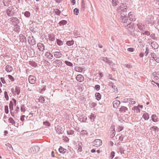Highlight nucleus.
I'll return each mask as SVG.
<instances>
[{
	"instance_id": "nucleus-36",
	"label": "nucleus",
	"mask_w": 159,
	"mask_h": 159,
	"mask_svg": "<svg viewBox=\"0 0 159 159\" xmlns=\"http://www.w3.org/2000/svg\"><path fill=\"white\" fill-rule=\"evenodd\" d=\"M67 23V21L65 20H63L60 21L58 24L60 26L66 24Z\"/></svg>"
},
{
	"instance_id": "nucleus-56",
	"label": "nucleus",
	"mask_w": 159,
	"mask_h": 159,
	"mask_svg": "<svg viewBox=\"0 0 159 159\" xmlns=\"http://www.w3.org/2000/svg\"><path fill=\"white\" fill-rule=\"evenodd\" d=\"M96 117V116L93 114H91L90 116V119L91 120H94Z\"/></svg>"
},
{
	"instance_id": "nucleus-55",
	"label": "nucleus",
	"mask_w": 159,
	"mask_h": 159,
	"mask_svg": "<svg viewBox=\"0 0 159 159\" xmlns=\"http://www.w3.org/2000/svg\"><path fill=\"white\" fill-rule=\"evenodd\" d=\"M4 97L7 101L9 100V97L8 95L7 92L5 91L4 92Z\"/></svg>"
},
{
	"instance_id": "nucleus-41",
	"label": "nucleus",
	"mask_w": 159,
	"mask_h": 159,
	"mask_svg": "<svg viewBox=\"0 0 159 159\" xmlns=\"http://www.w3.org/2000/svg\"><path fill=\"white\" fill-rule=\"evenodd\" d=\"M111 2L112 6L115 7L117 5L119 1L118 0H112Z\"/></svg>"
},
{
	"instance_id": "nucleus-21",
	"label": "nucleus",
	"mask_w": 159,
	"mask_h": 159,
	"mask_svg": "<svg viewBox=\"0 0 159 159\" xmlns=\"http://www.w3.org/2000/svg\"><path fill=\"white\" fill-rule=\"evenodd\" d=\"M6 70L7 72H10L13 70V68L9 65H6L5 67Z\"/></svg>"
},
{
	"instance_id": "nucleus-16",
	"label": "nucleus",
	"mask_w": 159,
	"mask_h": 159,
	"mask_svg": "<svg viewBox=\"0 0 159 159\" xmlns=\"http://www.w3.org/2000/svg\"><path fill=\"white\" fill-rule=\"evenodd\" d=\"M113 107L115 108H117L120 105V102L117 100H116L113 102Z\"/></svg>"
},
{
	"instance_id": "nucleus-10",
	"label": "nucleus",
	"mask_w": 159,
	"mask_h": 159,
	"mask_svg": "<svg viewBox=\"0 0 159 159\" xmlns=\"http://www.w3.org/2000/svg\"><path fill=\"white\" fill-rule=\"evenodd\" d=\"M9 107L10 110V112L11 115L14 117V112H13V104L12 101H10L9 104Z\"/></svg>"
},
{
	"instance_id": "nucleus-62",
	"label": "nucleus",
	"mask_w": 159,
	"mask_h": 159,
	"mask_svg": "<svg viewBox=\"0 0 159 159\" xmlns=\"http://www.w3.org/2000/svg\"><path fill=\"white\" fill-rule=\"evenodd\" d=\"M5 112L7 114L9 113L8 106L6 105L5 106Z\"/></svg>"
},
{
	"instance_id": "nucleus-3",
	"label": "nucleus",
	"mask_w": 159,
	"mask_h": 159,
	"mask_svg": "<svg viewBox=\"0 0 159 159\" xmlns=\"http://www.w3.org/2000/svg\"><path fill=\"white\" fill-rule=\"evenodd\" d=\"M11 91L13 95H15L16 94L19 95L20 92V89L19 87L16 86L15 87V90L14 91L13 88H12L11 89Z\"/></svg>"
},
{
	"instance_id": "nucleus-61",
	"label": "nucleus",
	"mask_w": 159,
	"mask_h": 159,
	"mask_svg": "<svg viewBox=\"0 0 159 159\" xmlns=\"http://www.w3.org/2000/svg\"><path fill=\"white\" fill-rule=\"evenodd\" d=\"M147 21L148 23L149 24H153V22L151 18H148L147 20Z\"/></svg>"
},
{
	"instance_id": "nucleus-64",
	"label": "nucleus",
	"mask_w": 159,
	"mask_h": 159,
	"mask_svg": "<svg viewBox=\"0 0 159 159\" xmlns=\"http://www.w3.org/2000/svg\"><path fill=\"white\" fill-rule=\"evenodd\" d=\"M8 77L9 79L11 80V81L12 82L14 81V77L11 75H8Z\"/></svg>"
},
{
	"instance_id": "nucleus-32",
	"label": "nucleus",
	"mask_w": 159,
	"mask_h": 159,
	"mask_svg": "<svg viewBox=\"0 0 159 159\" xmlns=\"http://www.w3.org/2000/svg\"><path fill=\"white\" fill-rule=\"evenodd\" d=\"M132 110L134 111V112L139 113L140 111V110L138 106H135L132 108Z\"/></svg>"
},
{
	"instance_id": "nucleus-22",
	"label": "nucleus",
	"mask_w": 159,
	"mask_h": 159,
	"mask_svg": "<svg viewBox=\"0 0 159 159\" xmlns=\"http://www.w3.org/2000/svg\"><path fill=\"white\" fill-rule=\"evenodd\" d=\"M152 120L154 122H157L158 121V118L155 114H153L151 117Z\"/></svg>"
},
{
	"instance_id": "nucleus-27",
	"label": "nucleus",
	"mask_w": 159,
	"mask_h": 159,
	"mask_svg": "<svg viewBox=\"0 0 159 159\" xmlns=\"http://www.w3.org/2000/svg\"><path fill=\"white\" fill-rule=\"evenodd\" d=\"M5 145L7 147V149L8 151H10L13 150L11 145L10 143H6Z\"/></svg>"
},
{
	"instance_id": "nucleus-57",
	"label": "nucleus",
	"mask_w": 159,
	"mask_h": 159,
	"mask_svg": "<svg viewBox=\"0 0 159 159\" xmlns=\"http://www.w3.org/2000/svg\"><path fill=\"white\" fill-rule=\"evenodd\" d=\"M151 129H153V130L155 131L158 132L159 131V129L158 127L156 126H152L151 128Z\"/></svg>"
},
{
	"instance_id": "nucleus-42",
	"label": "nucleus",
	"mask_w": 159,
	"mask_h": 159,
	"mask_svg": "<svg viewBox=\"0 0 159 159\" xmlns=\"http://www.w3.org/2000/svg\"><path fill=\"white\" fill-rule=\"evenodd\" d=\"M39 102L41 103H43L45 101V99L42 96H40L39 98Z\"/></svg>"
},
{
	"instance_id": "nucleus-26",
	"label": "nucleus",
	"mask_w": 159,
	"mask_h": 159,
	"mask_svg": "<svg viewBox=\"0 0 159 159\" xmlns=\"http://www.w3.org/2000/svg\"><path fill=\"white\" fill-rule=\"evenodd\" d=\"M128 110V108L122 106L120 108L119 111L121 112L124 113Z\"/></svg>"
},
{
	"instance_id": "nucleus-44",
	"label": "nucleus",
	"mask_w": 159,
	"mask_h": 159,
	"mask_svg": "<svg viewBox=\"0 0 159 159\" xmlns=\"http://www.w3.org/2000/svg\"><path fill=\"white\" fill-rule=\"evenodd\" d=\"M20 111V108L17 106H16V107L15 111H13V112H14V117L15 116V114H17L18 112Z\"/></svg>"
},
{
	"instance_id": "nucleus-14",
	"label": "nucleus",
	"mask_w": 159,
	"mask_h": 159,
	"mask_svg": "<svg viewBox=\"0 0 159 159\" xmlns=\"http://www.w3.org/2000/svg\"><path fill=\"white\" fill-rule=\"evenodd\" d=\"M19 38L20 39V41L22 43H27V40L25 36L22 34H20L19 35Z\"/></svg>"
},
{
	"instance_id": "nucleus-54",
	"label": "nucleus",
	"mask_w": 159,
	"mask_h": 159,
	"mask_svg": "<svg viewBox=\"0 0 159 159\" xmlns=\"http://www.w3.org/2000/svg\"><path fill=\"white\" fill-rule=\"evenodd\" d=\"M75 36L78 37V35H80L81 34L78 33V31L77 30H75L73 32Z\"/></svg>"
},
{
	"instance_id": "nucleus-50",
	"label": "nucleus",
	"mask_w": 159,
	"mask_h": 159,
	"mask_svg": "<svg viewBox=\"0 0 159 159\" xmlns=\"http://www.w3.org/2000/svg\"><path fill=\"white\" fill-rule=\"evenodd\" d=\"M65 63L68 66H69L71 67L73 66V64L70 61H65Z\"/></svg>"
},
{
	"instance_id": "nucleus-30",
	"label": "nucleus",
	"mask_w": 159,
	"mask_h": 159,
	"mask_svg": "<svg viewBox=\"0 0 159 159\" xmlns=\"http://www.w3.org/2000/svg\"><path fill=\"white\" fill-rule=\"evenodd\" d=\"M29 64L30 65L34 67H36L37 66V64L34 61H29Z\"/></svg>"
},
{
	"instance_id": "nucleus-43",
	"label": "nucleus",
	"mask_w": 159,
	"mask_h": 159,
	"mask_svg": "<svg viewBox=\"0 0 159 159\" xmlns=\"http://www.w3.org/2000/svg\"><path fill=\"white\" fill-rule=\"evenodd\" d=\"M134 27V23L132 22L130 23L127 25V28H129L130 29H133Z\"/></svg>"
},
{
	"instance_id": "nucleus-11",
	"label": "nucleus",
	"mask_w": 159,
	"mask_h": 159,
	"mask_svg": "<svg viewBox=\"0 0 159 159\" xmlns=\"http://www.w3.org/2000/svg\"><path fill=\"white\" fill-rule=\"evenodd\" d=\"M53 63L54 66H57L58 67L61 66L62 65V62L60 60L56 59L54 61Z\"/></svg>"
},
{
	"instance_id": "nucleus-35",
	"label": "nucleus",
	"mask_w": 159,
	"mask_h": 159,
	"mask_svg": "<svg viewBox=\"0 0 159 159\" xmlns=\"http://www.w3.org/2000/svg\"><path fill=\"white\" fill-rule=\"evenodd\" d=\"M75 69L76 71L81 72L83 70V69L80 67L76 66L75 67Z\"/></svg>"
},
{
	"instance_id": "nucleus-13",
	"label": "nucleus",
	"mask_w": 159,
	"mask_h": 159,
	"mask_svg": "<svg viewBox=\"0 0 159 159\" xmlns=\"http://www.w3.org/2000/svg\"><path fill=\"white\" fill-rule=\"evenodd\" d=\"M102 61L107 62L110 66H113L115 65V64L112 62L111 61L109 60L107 57H103Z\"/></svg>"
},
{
	"instance_id": "nucleus-51",
	"label": "nucleus",
	"mask_w": 159,
	"mask_h": 159,
	"mask_svg": "<svg viewBox=\"0 0 159 159\" xmlns=\"http://www.w3.org/2000/svg\"><path fill=\"white\" fill-rule=\"evenodd\" d=\"M73 11L75 14L76 15H78L79 13V10L78 8H75L74 9Z\"/></svg>"
},
{
	"instance_id": "nucleus-7",
	"label": "nucleus",
	"mask_w": 159,
	"mask_h": 159,
	"mask_svg": "<svg viewBox=\"0 0 159 159\" xmlns=\"http://www.w3.org/2000/svg\"><path fill=\"white\" fill-rule=\"evenodd\" d=\"M28 41L29 44L31 45H34L36 44L35 39L33 36H29L28 38Z\"/></svg>"
},
{
	"instance_id": "nucleus-1",
	"label": "nucleus",
	"mask_w": 159,
	"mask_h": 159,
	"mask_svg": "<svg viewBox=\"0 0 159 159\" xmlns=\"http://www.w3.org/2000/svg\"><path fill=\"white\" fill-rule=\"evenodd\" d=\"M15 13L14 9L12 6L9 7L6 10L7 15L9 16H13Z\"/></svg>"
},
{
	"instance_id": "nucleus-5",
	"label": "nucleus",
	"mask_w": 159,
	"mask_h": 159,
	"mask_svg": "<svg viewBox=\"0 0 159 159\" xmlns=\"http://www.w3.org/2000/svg\"><path fill=\"white\" fill-rule=\"evenodd\" d=\"M28 81L30 83L34 84L36 82V78L34 75H30L28 78Z\"/></svg>"
},
{
	"instance_id": "nucleus-28",
	"label": "nucleus",
	"mask_w": 159,
	"mask_h": 159,
	"mask_svg": "<svg viewBox=\"0 0 159 159\" xmlns=\"http://www.w3.org/2000/svg\"><path fill=\"white\" fill-rule=\"evenodd\" d=\"M82 143L81 142H78V151L79 152H81L82 151Z\"/></svg>"
},
{
	"instance_id": "nucleus-37",
	"label": "nucleus",
	"mask_w": 159,
	"mask_h": 159,
	"mask_svg": "<svg viewBox=\"0 0 159 159\" xmlns=\"http://www.w3.org/2000/svg\"><path fill=\"white\" fill-rule=\"evenodd\" d=\"M143 117L145 120H148L149 118V116L148 114L147 113H143Z\"/></svg>"
},
{
	"instance_id": "nucleus-20",
	"label": "nucleus",
	"mask_w": 159,
	"mask_h": 159,
	"mask_svg": "<svg viewBox=\"0 0 159 159\" xmlns=\"http://www.w3.org/2000/svg\"><path fill=\"white\" fill-rule=\"evenodd\" d=\"M54 56L56 58H59L61 57L62 54L60 52L56 51L53 52Z\"/></svg>"
},
{
	"instance_id": "nucleus-9",
	"label": "nucleus",
	"mask_w": 159,
	"mask_h": 159,
	"mask_svg": "<svg viewBox=\"0 0 159 159\" xmlns=\"http://www.w3.org/2000/svg\"><path fill=\"white\" fill-rule=\"evenodd\" d=\"M11 21L14 25H18L17 24L19 22V19L16 17H12L11 18Z\"/></svg>"
},
{
	"instance_id": "nucleus-2",
	"label": "nucleus",
	"mask_w": 159,
	"mask_h": 159,
	"mask_svg": "<svg viewBox=\"0 0 159 159\" xmlns=\"http://www.w3.org/2000/svg\"><path fill=\"white\" fill-rule=\"evenodd\" d=\"M126 13H123L120 12V20L121 22L123 23H128V19Z\"/></svg>"
},
{
	"instance_id": "nucleus-25",
	"label": "nucleus",
	"mask_w": 159,
	"mask_h": 159,
	"mask_svg": "<svg viewBox=\"0 0 159 159\" xmlns=\"http://www.w3.org/2000/svg\"><path fill=\"white\" fill-rule=\"evenodd\" d=\"M151 46L155 49H157L159 47L158 44L155 42H153L151 43Z\"/></svg>"
},
{
	"instance_id": "nucleus-12",
	"label": "nucleus",
	"mask_w": 159,
	"mask_h": 159,
	"mask_svg": "<svg viewBox=\"0 0 159 159\" xmlns=\"http://www.w3.org/2000/svg\"><path fill=\"white\" fill-rule=\"evenodd\" d=\"M38 47V49L39 51L43 52L45 50V46L42 43H39L37 44V45Z\"/></svg>"
},
{
	"instance_id": "nucleus-19",
	"label": "nucleus",
	"mask_w": 159,
	"mask_h": 159,
	"mask_svg": "<svg viewBox=\"0 0 159 159\" xmlns=\"http://www.w3.org/2000/svg\"><path fill=\"white\" fill-rule=\"evenodd\" d=\"M76 79L78 81L82 82L84 80V78L82 75H78L76 76Z\"/></svg>"
},
{
	"instance_id": "nucleus-58",
	"label": "nucleus",
	"mask_w": 159,
	"mask_h": 159,
	"mask_svg": "<svg viewBox=\"0 0 159 159\" xmlns=\"http://www.w3.org/2000/svg\"><path fill=\"white\" fill-rule=\"evenodd\" d=\"M20 111L21 112H25L26 111L25 106L21 105L20 106Z\"/></svg>"
},
{
	"instance_id": "nucleus-40",
	"label": "nucleus",
	"mask_w": 159,
	"mask_h": 159,
	"mask_svg": "<svg viewBox=\"0 0 159 159\" xmlns=\"http://www.w3.org/2000/svg\"><path fill=\"white\" fill-rule=\"evenodd\" d=\"M54 13L56 14L58 16H60L61 14V12L57 8L54 9Z\"/></svg>"
},
{
	"instance_id": "nucleus-31",
	"label": "nucleus",
	"mask_w": 159,
	"mask_h": 159,
	"mask_svg": "<svg viewBox=\"0 0 159 159\" xmlns=\"http://www.w3.org/2000/svg\"><path fill=\"white\" fill-rule=\"evenodd\" d=\"M137 26L138 29L140 30L143 31L145 29V28L144 27V26L143 25H142V24H137Z\"/></svg>"
},
{
	"instance_id": "nucleus-60",
	"label": "nucleus",
	"mask_w": 159,
	"mask_h": 159,
	"mask_svg": "<svg viewBox=\"0 0 159 159\" xmlns=\"http://www.w3.org/2000/svg\"><path fill=\"white\" fill-rule=\"evenodd\" d=\"M128 101L129 103H130L132 104H134L136 103L135 101H133V99L132 98L129 99Z\"/></svg>"
},
{
	"instance_id": "nucleus-8",
	"label": "nucleus",
	"mask_w": 159,
	"mask_h": 159,
	"mask_svg": "<svg viewBox=\"0 0 159 159\" xmlns=\"http://www.w3.org/2000/svg\"><path fill=\"white\" fill-rule=\"evenodd\" d=\"M120 9L122 12L123 13H126L127 10V7L123 3L121 4L120 7L119 8V10Z\"/></svg>"
},
{
	"instance_id": "nucleus-59",
	"label": "nucleus",
	"mask_w": 159,
	"mask_h": 159,
	"mask_svg": "<svg viewBox=\"0 0 159 159\" xmlns=\"http://www.w3.org/2000/svg\"><path fill=\"white\" fill-rule=\"evenodd\" d=\"M107 78L112 80L116 81V80L113 77L112 75L111 74H109L107 76Z\"/></svg>"
},
{
	"instance_id": "nucleus-39",
	"label": "nucleus",
	"mask_w": 159,
	"mask_h": 159,
	"mask_svg": "<svg viewBox=\"0 0 159 159\" xmlns=\"http://www.w3.org/2000/svg\"><path fill=\"white\" fill-rule=\"evenodd\" d=\"M80 119L82 120V121L84 122H85L87 120V117L86 116L81 115L80 116Z\"/></svg>"
},
{
	"instance_id": "nucleus-33",
	"label": "nucleus",
	"mask_w": 159,
	"mask_h": 159,
	"mask_svg": "<svg viewBox=\"0 0 159 159\" xmlns=\"http://www.w3.org/2000/svg\"><path fill=\"white\" fill-rule=\"evenodd\" d=\"M95 96L96 97V99L98 101L100 100L101 98V95L99 93H96L95 94Z\"/></svg>"
},
{
	"instance_id": "nucleus-23",
	"label": "nucleus",
	"mask_w": 159,
	"mask_h": 159,
	"mask_svg": "<svg viewBox=\"0 0 159 159\" xmlns=\"http://www.w3.org/2000/svg\"><path fill=\"white\" fill-rule=\"evenodd\" d=\"M128 16L129 20L132 21H134L136 20L134 16L131 14V12L128 14Z\"/></svg>"
},
{
	"instance_id": "nucleus-17",
	"label": "nucleus",
	"mask_w": 159,
	"mask_h": 159,
	"mask_svg": "<svg viewBox=\"0 0 159 159\" xmlns=\"http://www.w3.org/2000/svg\"><path fill=\"white\" fill-rule=\"evenodd\" d=\"M45 56L48 60H52L53 58V55L50 52H46L45 53Z\"/></svg>"
},
{
	"instance_id": "nucleus-29",
	"label": "nucleus",
	"mask_w": 159,
	"mask_h": 159,
	"mask_svg": "<svg viewBox=\"0 0 159 159\" xmlns=\"http://www.w3.org/2000/svg\"><path fill=\"white\" fill-rule=\"evenodd\" d=\"M59 151L62 154L65 153L66 151V149L65 148H63L62 147H60L59 149Z\"/></svg>"
},
{
	"instance_id": "nucleus-38",
	"label": "nucleus",
	"mask_w": 159,
	"mask_h": 159,
	"mask_svg": "<svg viewBox=\"0 0 159 159\" xmlns=\"http://www.w3.org/2000/svg\"><path fill=\"white\" fill-rule=\"evenodd\" d=\"M66 44L69 46L72 45L74 44V41L73 40L68 41L66 42Z\"/></svg>"
},
{
	"instance_id": "nucleus-63",
	"label": "nucleus",
	"mask_w": 159,
	"mask_h": 159,
	"mask_svg": "<svg viewBox=\"0 0 159 159\" xmlns=\"http://www.w3.org/2000/svg\"><path fill=\"white\" fill-rule=\"evenodd\" d=\"M81 134L83 136H84L87 134V132L85 130H82L81 132Z\"/></svg>"
},
{
	"instance_id": "nucleus-47",
	"label": "nucleus",
	"mask_w": 159,
	"mask_h": 159,
	"mask_svg": "<svg viewBox=\"0 0 159 159\" xmlns=\"http://www.w3.org/2000/svg\"><path fill=\"white\" fill-rule=\"evenodd\" d=\"M24 16L27 18H29L30 16V13L29 11H25L24 13Z\"/></svg>"
},
{
	"instance_id": "nucleus-45",
	"label": "nucleus",
	"mask_w": 159,
	"mask_h": 159,
	"mask_svg": "<svg viewBox=\"0 0 159 159\" xmlns=\"http://www.w3.org/2000/svg\"><path fill=\"white\" fill-rule=\"evenodd\" d=\"M8 120L9 122L11 123L12 125H13L15 124V122L14 120H13V118L11 117H10L9 118Z\"/></svg>"
},
{
	"instance_id": "nucleus-52",
	"label": "nucleus",
	"mask_w": 159,
	"mask_h": 159,
	"mask_svg": "<svg viewBox=\"0 0 159 159\" xmlns=\"http://www.w3.org/2000/svg\"><path fill=\"white\" fill-rule=\"evenodd\" d=\"M141 34L143 35H147L148 36L150 35V33L148 31H145L144 32H142Z\"/></svg>"
},
{
	"instance_id": "nucleus-4",
	"label": "nucleus",
	"mask_w": 159,
	"mask_h": 159,
	"mask_svg": "<svg viewBox=\"0 0 159 159\" xmlns=\"http://www.w3.org/2000/svg\"><path fill=\"white\" fill-rule=\"evenodd\" d=\"M102 141L99 139H96L93 142V145L96 147L100 146L102 144Z\"/></svg>"
},
{
	"instance_id": "nucleus-6",
	"label": "nucleus",
	"mask_w": 159,
	"mask_h": 159,
	"mask_svg": "<svg viewBox=\"0 0 159 159\" xmlns=\"http://www.w3.org/2000/svg\"><path fill=\"white\" fill-rule=\"evenodd\" d=\"M40 148L37 145L33 146L30 148L31 151L33 153H35L38 152Z\"/></svg>"
},
{
	"instance_id": "nucleus-24",
	"label": "nucleus",
	"mask_w": 159,
	"mask_h": 159,
	"mask_svg": "<svg viewBox=\"0 0 159 159\" xmlns=\"http://www.w3.org/2000/svg\"><path fill=\"white\" fill-rule=\"evenodd\" d=\"M48 37L49 38V39L50 41H53L55 40V36L53 34H49Z\"/></svg>"
},
{
	"instance_id": "nucleus-53",
	"label": "nucleus",
	"mask_w": 159,
	"mask_h": 159,
	"mask_svg": "<svg viewBox=\"0 0 159 159\" xmlns=\"http://www.w3.org/2000/svg\"><path fill=\"white\" fill-rule=\"evenodd\" d=\"M16 27L15 28V31L17 32H19L20 31V26L19 25H16Z\"/></svg>"
},
{
	"instance_id": "nucleus-34",
	"label": "nucleus",
	"mask_w": 159,
	"mask_h": 159,
	"mask_svg": "<svg viewBox=\"0 0 159 159\" xmlns=\"http://www.w3.org/2000/svg\"><path fill=\"white\" fill-rule=\"evenodd\" d=\"M3 3L5 6L8 7L10 5V3L11 1H9L8 0H3Z\"/></svg>"
},
{
	"instance_id": "nucleus-48",
	"label": "nucleus",
	"mask_w": 159,
	"mask_h": 159,
	"mask_svg": "<svg viewBox=\"0 0 159 159\" xmlns=\"http://www.w3.org/2000/svg\"><path fill=\"white\" fill-rule=\"evenodd\" d=\"M119 150L121 154H124L125 151L124 148L122 147H119Z\"/></svg>"
},
{
	"instance_id": "nucleus-46",
	"label": "nucleus",
	"mask_w": 159,
	"mask_h": 159,
	"mask_svg": "<svg viewBox=\"0 0 159 159\" xmlns=\"http://www.w3.org/2000/svg\"><path fill=\"white\" fill-rule=\"evenodd\" d=\"M57 44L59 46L62 45L63 44V43L62 41L58 39H57Z\"/></svg>"
},
{
	"instance_id": "nucleus-18",
	"label": "nucleus",
	"mask_w": 159,
	"mask_h": 159,
	"mask_svg": "<svg viewBox=\"0 0 159 159\" xmlns=\"http://www.w3.org/2000/svg\"><path fill=\"white\" fill-rule=\"evenodd\" d=\"M56 132L58 134H62L63 130L62 128L60 126H58L57 127H55Z\"/></svg>"
},
{
	"instance_id": "nucleus-49",
	"label": "nucleus",
	"mask_w": 159,
	"mask_h": 159,
	"mask_svg": "<svg viewBox=\"0 0 159 159\" xmlns=\"http://www.w3.org/2000/svg\"><path fill=\"white\" fill-rule=\"evenodd\" d=\"M67 133L68 134L73 135L74 134V131L69 129L67 130Z\"/></svg>"
},
{
	"instance_id": "nucleus-15",
	"label": "nucleus",
	"mask_w": 159,
	"mask_h": 159,
	"mask_svg": "<svg viewBox=\"0 0 159 159\" xmlns=\"http://www.w3.org/2000/svg\"><path fill=\"white\" fill-rule=\"evenodd\" d=\"M86 7V3L84 0H82L81 6L80 8V11L83 12L85 9Z\"/></svg>"
}]
</instances>
